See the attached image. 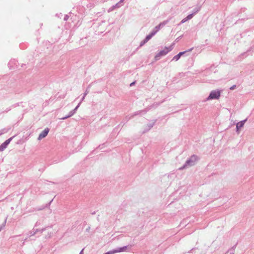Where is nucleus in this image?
<instances>
[{"mask_svg":"<svg viewBox=\"0 0 254 254\" xmlns=\"http://www.w3.org/2000/svg\"><path fill=\"white\" fill-rule=\"evenodd\" d=\"M220 96V92L219 91H212L208 96L207 100L218 99Z\"/></svg>","mask_w":254,"mask_h":254,"instance_id":"obj_2","label":"nucleus"},{"mask_svg":"<svg viewBox=\"0 0 254 254\" xmlns=\"http://www.w3.org/2000/svg\"><path fill=\"white\" fill-rule=\"evenodd\" d=\"M187 52V51L180 52L177 55L174 57L173 60H175L176 61H178L180 58L181 56L183 55Z\"/></svg>","mask_w":254,"mask_h":254,"instance_id":"obj_7","label":"nucleus"},{"mask_svg":"<svg viewBox=\"0 0 254 254\" xmlns=\"http://www.w3.org/2000/svg\"><path fill=\"white\" fill-rule=\"evenodd\" d=\"M197 157L196 156H195V155L192 156L191 157L190 160L187 162V163L189 165H193V164L191 162H194L196 161L197 160Z\"/></svg>","mask_w":254,"mask_h":254,"instance_id":"obj_6","label":"nucleus"},{"mask_svg":"<svg viewBox=\"0 0 254 254\" xmlns=\"http://www.w3.org/2000/svg\"><path fill=\"white\" fill-rule=\"evenodd\" d=\"M192 49L189 50L188 51H191Z\"/></svg>","mask_w":254,"mask_h":254,"instance_id":"obj_12","label":"nucleus"},{"mask_svg":"<svg viewBox=\"0 0 254 254\" xmlns=\"http://www.w3.org/2000/svg\"><path fill=\"white\" fill-rule=\"evenodd\" d=\"M245 121H246V120L240 122L238 123H237V130H239L240 128H241L242 127H243V126L245 123Z\"/></svg>","mask_w":254,"mask_h":254,"instance_id":"obj_8","label":"nucleus"},{"mask_svg":"<svg viewBox=\"0 0 254 254\" xmlns=\"http://www.w3.org/2000/svg\"><path fill=\"white\" fill-rule=\"evenodd\" d=\"M192 14H190L186 18H184V19H183L182 20V23H184L186 21H187L188 19H190L192 18Z\"/></svg>","mask_w":254,"mask_h":254,"instance_id":"obj_9","label":"nucleus"},{"mask_svg":"<svg viewBox=\"0 0 254 254\" xmlns=\"http://www.w3.org/2000/svg\"><path fill=\"white\" fill-rule=\"evenodd\" d=\"M134 84V82H132V83L130 84V86H132V85H133Z\"/></svg>","mask_w":254,"mask_h":254,"instance_id":"obj_11","label":"nucleus"},{"mask_svg":"<svg viewBox=\"0 0 254 254\" xmlns=\"http://www.w3.org/2000/svg\"><path fill=\"white\" fill-rule=\"evenodd\" d=\"M162 24L164 25L165 24L164 23H163V24L161 23L159 25L155 27V30L154 31L152 32L150 34H149L148 35H147L146 36V37L145 38V42H147L149 39H150L152 37V36H153L156 34V33L159 30V29L160 28V27H161Z\"/></svg>","mask_w":254,"mask_h":254,"instance_id":"obj_3","label":"nucleus"},{"mask_svg":"<svg viewBox=\"0 0 254 254\" xmlns=\"http://www.w3.org/2000/svg\"><path fill=\"white\" fill-rule=\"evenodd\" d=\"M236 86L234 85V86H232L231 87H230V89L231 90H233L235 88Z\"/></svg>","mask_w":254,"mask_h":254,"instance_id":"obj_10","label":"nucleus"},{"mask_svg":"<svg viewBox=\"0 0 254 254\" xmlns=\"http://www.w3.org/2000/svg\"><path fill=\"white\" fill-rule=\"evenodd\" d=\"M12 137L9 138L7 140H6L4 142H3L0 146V151H3L5 148H6L7 145L10 143V141L12 139Z\"/></svg>","mask_w":254,"mask_h":254,"instance_id":"obj_4","label":"nucleus"},{"mask_svg":"<svg viewBox=\"0 0 254 254\" xmlns=\"http://www.w3.org/2000/svg\"><path fill=\"white\" fill-rule=\"evenodd\" d=\"M49 131L48 128H46L39 135L38 140H41L42 138L45 137Z\"/></svg>","mask_w":254,"mask_h":254,"instance_id":"obj_5","label":"nucleus"},{"mask_svg":"<svg viewBox=\"0 0 254 254\" xmlns=\"http://www.w3.org/2000/svg\"><path fill=\"white\" fill-rule=\"evenodd\" d=\"M171 48L165 47V48L160 51H159L154 57V59L155 61L159 60L161 57L165 56L171 50Z\"/></svg>","mask_w":254,"mask_h":254,"instance_id":"obj_1","label":"nucleus"}]
</instances>
